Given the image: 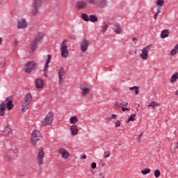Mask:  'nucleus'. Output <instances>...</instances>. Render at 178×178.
<instances>
[{
  "label": "nucleus",
  "mask_w": 178,
  "mask_h": 178,
  "mask_svg": "<svg viewBox=\"0 0 178 178\" xmlns=\"http://www.w3.org/2000/svg\"><path fill=\"white\" fill-rule=\"evenodd\" d=\"M54 122V113L49 112L46 117L42 121V126L43 127H47V126H51L52 122Z\"/></svg>",
  "instance_id": "nucleus-1"
},
{
  "label": "nucleus",
  "mask_w": 178,
  "mask_h": 178,
  "mask_svg": "<svg viewBox=\"0 0 178 178\" xmlns=\"http://www.w3.org/2000/svg\"><path fill=\"white\" fill-rule=\"evenodd\" d=\"M60 51L63 58H67L69 56V50L67 49V40L64 39L60 44Z\"/></svg>",
  "instance_id": "nucleus-2"
},
{
  "label": "nucleus",
  "mask_w": 178,
  "mask_h": 178,
  "mask_svg": "<svg viewBox=\"0 0 178 178\" xmlns=\"http://www.w3.org/2000/svg\"><path fill=\"white\" fill-rule=\"evenodd\" d=\"M152 48V44H149L143 47L141 49L140 54H139L140 59H143V60H147V59H148V54L149 53V51H151Z\"/></svg>",
  "instance_id": "nucleus-3"
},
{
  "label": "nucleus",
  "mask_w": 178,
  "mask_h": 178,
  "mask_svg": "<svg viewBox=\"0 0 178 178\" xmlns=\"http://www.w3.org/2000/svg\"><path fill=\"white\" fill-rule=\"evenodd\" d=\"M81 51L83 54H86L88 51V47H90V41L87 38H83L81 40L79 44Z\"/></svg>",
  "instance_id": "nucleus-4"
},
{
  "label": "nucleus",
  "mask_w": 178,
  "mask_h": 178,
  "mask_svg": "<svg viewBox=\"0 0 178 178\" xmlns=\"http://www.w3.org/2000/svg\"><path fill=\"white\" fill-rule=\"evenodd\" d=\"M58 152L64 161H67L70 158V153L66 148L60 147L58 149Z\"/></svg>",
  "instance_id": "nucleus-5"
},
{
  "label": "nucleus",
  "mask_w": 178,
  "mask_h": 178,
  "mask_svg": "<svg viewBox=\"0 0 178 178\" xmlns=\"http://www.w3.org/2000/svg\"><path fill=\"white\" fill-rule=\"evenodd\" d=\"M16 158V153L13 150H8L4 154V161L6 162H12Z\"/></svg>",
  "instance_id": "nucleus-6"
},
{
  "label": "nucleus",
  "mask_w": 178,
  "mask_h": 178,
  "mask_svg": "<svg viewBox=\"0 0 178 178\" xmlns=\"http://www.w3.org/2000/svg\"><path fill=\"white\" fill-rule=\"evenodd\" d=\"M37 67V65L35 64V62L34 61H29L24 65V72L25 73L30 74L35 67Z\"/></svg>",
  "instance_id": "nucleus-7"
},
{
  "label": "nucleus",
  "mask_w": 178,
  "mask_h": 178,
  "mask_svg": "<svg viewBox=\"0 0 178 178\" xmlns=\"http://www.w3.org/2000/svg\"><path fill=\"white\" fill-rule=\"evenodd\" d=\"M44 158H45V152H44V149L41 147L39 150L37 159V163L39 166L44 165Z\"/></svg>",
  "instance_id": "nucleus-8"
},
{
  "label": "nucleus",
  "mask_w": 178,
  "mask_h": 178,
  "mask_svg": "<svg viewBox=\"0 0 178 178\" xmlns=\"http://www.w3.org/2000/svg\"><path fill=\"white\" fill-rule=\"evenodd\" d=\"M45 64H44V68L43 70L44 76V77H48V67H49V63H51V56L47 55L44 58Z\"/></svg>",
  "instance_id": "nucleus-9"
},
{
  "label": "nucleus",
  "mask_w": 178,
  "mask_h": 178,
  "mask_svg": "<svg viewBox=\"0 0 178 178\" xmlns=\"http://www.w3.org/2000/svg\"><path fill=\"white\" fill-rule=\"evenodd\" d=\"M17 27L19 30H24V29H27V21L26 19L22 18L17 21Z\"/></svg>",
  "instance_id": "nucleus-10"
},
{
  "label": "nucleus",
  "mask_w": 178,
  "mask_h": 178,
  "mask_svg": "<svg viewBox=\"0 0 178 178\" xmlns=\"http://www.w3.org/2000/svg\"><path fill=\"white\" fill-rule=\"evenodd\" d=\"M112 30L114 31L115 34H122L123 29L120 24L115 22L113 24Z\"/></svg>",
  "instance_id": "nucleus-11"
},
{
  "label": "nucleus",
  "mask_w": 178,
  "mask_h": 178,
  "mask_svg": "<svg viewBox=\"0 0 178 178\" xmlns=\"http://www.w3.org/2000/svg\"><path fill=\"white\" fill-rule=\"evenodd\" d=\"M155 3L156 6L157 13H161V12L162 11V8L165 5V0H156Z\"/></svg>",
  "instance_id": "nucleus-12"
},
{
  "label": "nucleus",
  "mask_w": 178,
  "mask_h": 178,
  "mask_svg": "<svg viewBox=\"0 0 178 178\" xmlns=\"http://www.w3.org/2000/svg\"><path fill=\"white\" fill-rule=\"evenodd\" d=\"M5 104V108L8 109V111H12L14 108L13 105V101L10 100V97H7L6 99V103Z\"/></svg>",
  "instance_id": "nucleus-13"
},
{
  "label": "nucleus",
  "mask_w": 178,
  "mask_h": 178,
  "mask_svg": "<svg viewBox=\"0 0 178 178\" xmlns=\"http://www.w3.org/2000/svg\"><path fill=\"white\" fill-rule=\"evenodd\" d=\"M31 138H35L36 140H41V132L38 129H35L31 134Z\"/></svg>",
  "instance_id": "nucleus-14"
},
{
  "label": "nucleus",
  "mask_w": 178,
  "mask_h": 178,
  "mask_svg": "<svg viewBox=\"0 0 178 178\" xmlns=\"http://www.w3.org/2000/svg\"><path fill=\"white\" fill-rule=\"evenodd\" d=\"M31 13L32 16H37V15H38V13H40V8H41V7L34 6L33 4H31Z\"/></svg>",
  "instance_id": "nucleus-15"
},
{
  "label": "nucleus",
  "mask_w": 178,
  "mask_h": 178,
  "mask_svg": "<svg viewBox=\"0 0 178 178\" xmlns=\"http://www.w3.org/2000/svg\"><path fill=\"white\" fill-rule=\"evenodd\" d=\"M70 131L72 136H77L79 134V127L77 125H71L70 127Z\"/></svg>",
  "instance_id": "nucleus-16"
},
{
  "label": "nucleus",
  "mask_w": 178,
  "mask_h": 178,
  "mask_svg": "<svg viewBox=\"0 0 178 178\" xmlns=\"http://www.w3.org/2000/svg\"><path fill=\"white\" fill-rule=\"evenodd\" d=\"M65 69L60 68L58 71L59 84H63V76H65Z\"/></svg>",
  "instance_id": "nucleus-17"
},
{
  "label": "nucleus",
  "mask_w": 178,
  "mask_h": 178,
  "mask_svg": "<svg viewBox=\"0 0 178 178\" xmlns=\"http://www.w3.org/2000/svg\"><path fill=\"white\" fill-rule=\"evenodd\" d=\"M88 5V3L86 1H78L76 3V6L78 9H86Z\"/></svg>",
  "instance_id": "nucleus-18"
},
{
  "label": "nucleus",
  "mask_w": 178,
  "mask_h": 178,
  "mask_svg": "<svg viewBox=\"0 0 178 178\" xmlns=\"http://www.w3.org/2000/svg\"><path fill=\"white\" fill-rule=\"evenodd\" d=\"M81 96L82 97H87V95H90V90L88 87L82 86V87H81Z\"/></svg>",
  "instance_id": "nucleus-19"
},
{
  "label": "nucleus",
  "mask_w": 178,
  "mask_h": 178,
  "mask_svg": "<svg viewBox=\"0 0 178 178\" xmlns=\"http://www.w3.org/2000/svg\"><path fill=\"white\" fill-rule=\"evenodd\" d=\"M44 86H45V83L44 82V80L41 79H38L35 81V86L36 88H44Z\"/></svg>",
  "instance_id": "nucleus-20"
},
{
  "label": "nucleus",
  "mask_w": 178,
  "mask_h": 178,
  "mask_svg": "<svg viewBox=\"0 0 178 178\" xmlns=\"http://www.w3.org/2000/svg\"><path fill=\"white\" fill-rule=\"evenodd\" d=\"M12 131V127L10 124H6L4 127V130L3 131V136H9L10 132Z\"/></svg>",
  "instance_id": "nucleus-21"
},
{
  "label": "nucleus",
  "mask_w": 178,
  "mask_h": 178,
  "mask_svg": "<svg viewBox=\"0 0 178 178\" xmlns=\"http://www.w3.org/2000/svg\"><path fill=\"white\" fill-rule=\"evenodd\" d=\"M177 81H178V72H176L171 75L170 83H171V84H175V83H177Z\"/></svg>",
  "instance_id": "nucleus-22"
},
{
  "label": "nucleus",
  "mask_w": 178,
  "mask_h": 178,
  "mask_svg": "<svg viewBox=\"0 0 178 178\" xmlns=\"http://www.w3.org/2000/svg\"><path fill=\"white\" fill-rule=\"evenodd\" d=\"M33 101V96L31 95V94L30 93H27L25 95V97L24 99L23 102H24L25 104H28L30 105V104H31V102Z\"/></svg>",
  "instance_id": "nucleus-23"
},
{
  "label": "nucleus",
  "mask_w": 178,
  "mask_h": 178,
  "mask_svg": "<svg viewBox=\"0 0 178 178\" xmlns=\"http://www.w3.org/2000/svg\"><path fill=\"white\" fill-rule=\"evenodd\" d=\"M147 106L150 108V109H155V108H159L161 104L155 101H152L148 104Z\"/></svg>",
  "instance_id": "nucleus-24"
},
{
  "label": "nucleus",
  "mask_w": 178,
  "mask_h": 178,
  "mask_svg": "<svg viewBox=\"0 0 178 178\" xmlns=\"http://www.w3.org/2000/svg\"><path fill=\"white\" fill-rule=\"evenodd\" d=\"M44 38V33H38L33 38V41H35L36 42H41Z\"/></svg>",
  "instance_id": "nucleus-25"
},
{
  "label": "nucleus",
  "mask_w": 178,
  "mask_h": 178,
  "mask_svg": "<svg viewBox=\"0 0 178 178\" xmlns=\"http://www.w3.org/2000/svg\"><path fill=\"white\" fill-rule=\"evenodd\" d=\"M38 48V42H37L35 40H31V46L30 49L32 51V52H35L36 49Z\"/></svg>",
  "instance_id": "nucleus-26"
},
{
  "label": "nucleus",
  "mask_w": 178,
  "mask_h": 178,
  "mask_svg": "<svg viewBox=\"0 0 178 178\" xmlns=\"http://www.w3.org/2000/svg\"><path fill=\"white\" fill-rule=\"evenodd\" d=\"M70 122L72 125H76L79 123V118L76 115L72 116L70 118Z\"/></svg>",
  "instance_id": "nucleus-27"
},
{
  "label": "nucleus",
  "mask_w": 178,
  "mask_h": 178,
  "mask_svg": "<svg viewBox=\"0 0 178 178\" xmlns=\"http://www.w3.org/2000/svg\"><path fill=\"white\" fill-rule=\"evenodd\" d=\"M42 1L43 0H33L31 5L41 8L42 6Z\"/></svg>",
  "instance_id": "nucleus-28"
},
{
  "label": "nucleus",
  "mask_w": 178,
  "mask_h": 178,
  "mask_svg": "<svg viewBox=\"0 0 178 178\" xmlns=\"http://www.w3.org/2000/svg\"><path fill=\"white\" fill-rule=\"evenodd\" d=\"M169 29L163 30L161 33V37L162 38H168L169 37Z\"/></svg>",
  "instance_id": "nucleus-29"
},
{
  "label": "nucleus",
  "mask_w": 178,
  "mask_h": 178,
  "mask_svg": "<svg viewBox=\"0 0 178 178\" xmlns=\"http://www.w3.org/2000/svg\"><path fill=\"white\" fill-rule=\"evenodd\" d=\"M89 22H91L92 23L98 22V17L96 15H90L89 16Z\"/></svg>",
  "instance_id": "nucleus-30"
},
{
  "label": "nucleus",
  "mask_w": 178,
  "mask_h": 178,
  "mask_svg": "<svg viewBox=\"0 0 178 178\" xmlns=\"http://www.w3.org/2000/svg\"><path fill=\"white\" fill-rule=\"evenodd\" d=\"M177 54H178V44L170 51V55L173 56L174 55H177Z\"/></svg>",
  "instance_id": "nucleus-31"
},
{
  "label": "nucleus",
  "mask_w": 178,
  "mask_h": 178,
  "mask_svg": "<svg viewBox=\"0 0 178 178\" xmlns=\"http://www.w3.org/2000/svg\"><path fill=\"white\" fill-rule=\"evenodd\" d=\"M30 104H29L28 103H24V102H23V103H22V112H23V113H24L25 112H26L27 111V110L29 109V106Z\"/></svg>",
  "instance_id": "nucleus-32"
},
{
  "label": "nucleus",
  "mask_w": 178,
  "mask_h": 178,
  "mask_svg": "<svg viewBox=\"0 0 178 178\" xmlns=\"http://www.w3.org/2000/svg\"><path fill=\"white\" fill-rule=\"evenodd\" d=\"M5 115V103H1L0 104V116H3Z\"/></svg>",
  "instance_id": "nucleus-33"
},
{
  "label": "nucleus",
  "mask_w": 178,
  "mask_h": 178,
  "mask_svg": "<svg viewBox=\"0 0 178 178\" xmlns=\"http://www.w3.org/2000/svg\"><path fill=\"white\" fill-rule=\"evenodd\" d=\"M81 17L84 20V22H90V16L86 13H82Z\"/></svg>",
  "instance_id": "nucleus-34"
},
{
  "label": "nucleus",
  "mask_w": 178,
  "mask_h": 178,
  "mask_svg": "<svg viewBox=\"0 0 178 178\" xmlns=\"http://www.w3.org/2000/svg\"><path fill=\"white\" fill-rule=\"evenodd\" d=\"M38 141H40L38 139H35L34 138H31V145L33 146V147H35L38 143Z\"/></svg>",
  "instance_id": "nucleus-35"
},
{
  "label": "nucleus",
  "mask_w": 178,
  "mask_h": 178,
  "mask_svg": "<svg viewBox=\"0 0 178 178\" xmlns=\"http://www.w3.org/2000/svg\"><path fill=\"white\" fill-rule=\"evenodd\" d=\"M122 126V121L117 120L115 122H114V127L115 129H119V127H121Z\"/></svg>",
  "instance_id": "nucleus-36"
},
{
  "label": "nucleus",
  "mask_w": 178,
  "mask_h": 178,
  "mask_svg": "<svg viewBox=\"0 0 178 178\" xmlns=\"http://www.w3.org/2000/svg\"><path fill=\"white\" fill-rule=\"evenodd\" d=\"M108 27H109V25L108 24V23H106V22L103 23V24L102 26V31H103V32L106 31V30H108Z\"/></svg>",
  "instance_id": "nucleus-37"
},
{
  "label": "nucleus",
  "mask_w": 178,
  "mask_h": 178,
  "mask_svg": "<svg viewBox=\"0 0 178 178\" xmlns=\"http://www.w3.org/2000/svg\"><path fill=\"white\" fill-rule=\"evenodd\" d=\"M107 1L106 0H102L99 3V8H105L106 6Z\"/></svg>",
  "instance_id": "nucleus-38"
},
{
  "label": "nucleus",
  "mask_w": 178,
  "mask_h": 178,
  "mask_svg": "<svg viewBox=\"0 0 178 178\" xmlns=\"http://www.w3.org/2000/svg\"><path fill=\"white\" fill-rule=\"evenodd\" d=\"M129 90L131 91H134L136 95H138V87H137V86L131 87V88H129Z\"/></svg>",
  "instance_id": "nucleus-39"
},
{
  "label": "nucleus",
  "mask_w": 178,
  "mask_h": 178,
  "mask_svg": "<svg viewBox=\"0 0 178 178\" xmlns=\"http://www.w3.org/2000/svg\"><path fill=\"white\" fill-rule=\"evenodd\" d=\"M142 175H148L151 173V169L149 168H145L141 170Z\"/></svg>",
  "instance_id": "nucleus-40"
},
{
  "label": "nucleus",
  "mask_w": 178,
  "mask_h": 178,
  "mask_svg": "<svg viewBox=\"0 0 178 178\" xmlns=\"http://www.w3.org/2000/svg\"><path fill=\"white\" fill-rule=\"evenodd\" d=\"M136 118V114H134L131 115L129 118L128 120L127 121V123H129V122H134Z\"/></svg>",
  "instance_id": "nucleus-41"
},
{
  "label": "nucleus",
  "mask_w": 178,
  "mask_h": 178,
  "mask_svg": "<svg viewBox=\"0 0 178 178\" xmlns=\"http://www.w3.org/2000/svg\"><path fill=\"white\" fill-rule=\"evenodd\" d=\"M97 1L98 0H86V2H88L89 5H97Z\"/></svg>",
  "instance_id": "nucleus-42"
},
{
  "label": "nucleus",
  "mask_w": 178,
  "mask_h": 178,
  "mask_svg": "<svg viewBox=\"0 0 178 178\" xmlns=\"http://www.w3.org/2000/svg\"><path fill=\"white\" fill-rule=\"evenodd\" d=\"M154 175L156 178H158L161 176V171L159 170H154Z\"/></svg>",
  "instance_id": "nucleus-43"
},
{
  "label": "nucleus",
  "mask_w": 178,
  "mask_h": 178,
  "mask_svg": "<svg viewBox=\"0 0 178 178\" xmlns=\"http://www.w3.org/2000/svg\"><path fill=\"white\" fill-rule=\"evenodd\" d=\"M143 132H140L139 134L136 136V140L138 141H140V140H141V138L143 137Z\"/></svg>",
  "instance_id": "nucleus-44"
},
{
  "label": "nucleus",
  "mask_w": 178,
  "mask_h": 178,
  "mask_svg": "<svg viewBox=\"0 0 178 178\" xmlns=\"http://www.w3.org/2000/svg\"><path fill=\"white\" fill-rule=\"evenodd\" d=\"M109 156H111V153L109 152H106L104 153V158H109Z\"/></svg>",
  "instance_id": "nucleus-45"
},
{
  "label": "nucleus",
  "mask_w": 178,
  "mask_h": 178,
  "mask_svg": "<svg viewBox=\"0 0 178 178\" xmlns=\"http://www.w3.org/2000/svg\"><path fill=\"white\" fill-rule=\"evenodd\" d=\"M92 169H97V163H92L91 165Z\"/></svg>",
  "instance_id": "nucleus-46"
},
{
  "label": "nucleus",
  "mask_w": 178,
  "mask_h": 178,
  "mask_svg": "<svg viewBox=\"0 0 178 178\" xmlns=\"http://www.w3.org/2000/svg\"><path fill=\"white\" fill-rule=\"evenodd\" d=\"M70 38L71 40H77V37H76V35H71L70 36Z\"/></svg>",
  "instance_id": "nucleus-47"
},
{
  "label": "nucleus",
  "mask_w": 178,
  "mask_h": 178,
  "mask_svg": "<svg viewBox=\"0 0 178 178\" xmlns=\"http://www.w3.org/2000/svg\"><path fill=\"white\" fill-rule=\"evenodd\" d=\"M97 178H105V175H104L103 173H99V174L97 175Z\"/></svg>",
  "instance_id": "nucleus-48"
},
{
  "label": "nucleus",
  "mask_w": 178,
  "mask_h": 178,
  "mask_svg": "<svg viewBox=\"0 0 178 178\" xmlns=\"http://www.w3.org/2000/svg\"><path fill=\"white\" fill-rule=\"evenodd\" d=\"M159 13H158V11L156 10V13L154 14V20H156V19H158V14H159Z\"/></svg>",
  "instance_id": "nucleus-49"
},
{
  "label": "nucleus",
  "mask_w": 178,
  "mask_h": 178,
  "mask_svg": "<svg viewBox=\"0 0 178 178\" xmlns=\"http://www.w3.org/2000/svg\"><path fill=\"white\" fill-rule=\"evenodd\" d=\"M111 119H118V115L116 114H111Z\"/></svg>",
  "instance_id": "nucleus-50"
},
{
  "label": "nucleus",
  "mask_w": 178,
  "mask_h": 178,
  "mask_svg": "<svg viewBox=\"0 0 178 178\" xmlns=\"http://www.w3.org/2000/svg\"><path fill=\"white\" fill-rule=\"evenodd\" d=\"M120 103H119V102H115V108H120Z\"/></svg>",
  "instance_id": "nucleus-51"
},
{
  "label": "nucleus",
  "mask_w": 178,
  "mask_h": 178,
  "mask_svg": "<svg viewBox=\"0 0 178 178\" xmlns=\"http://www.w3.org/2000/svg\"><path fill=\"white\" fill-rule=\"evenodd\" d=\"M122 112H125V111H130V108H126V107H122Z\"/></svg>",
  "instance_id": "nucleus-52"
},
{
  "label": "nucleus",
  "mask_w": 178,
  "mask_h": 178,
  "mask_svg": "<svg viewBox=\"0 0 178 178\" xmlns=\"http://www.w3.org/2000/svg\"><path fill=\"white\" fill-rule=\"evenodd\" d=\"M106 120L107 121V122H111V120H112V117L110 115L109 117H107L106 118Z\"/></svg>",
  "instance_id": "nucleus-53"
},
{
  "label": "nucleus",
  "mask_w": 178,
  "mask_h": 178,
  "mask_svg": "<svg viewBox=\"0 0 178 178\" xmlns=\"http://www.w3.org/2000/svg\"><path fill=\"white\" fill-rule=\"evenodd\" d=\"M14 45H15V47H17V46L19 45V42H18L17 40H15V41H14Z\"/></svg>",
  "instance_id": "nucleus-54"
},
{
  "label": "nucleus",
  "mask_w": 178,
  "mask_h": 178,
  "mask_svg": "<svg viewBox=\"0 0 178 178\" xmlns=\"http://www.w3.org/2000/svg\"><path fill=\"white\" fill-rule=\"evenodd\" d=\"M81 159H87V156L86 154L81 156Z\"/></svg>",
  "instance_id": "nucleus-55"
},
{
  "label": "nucleus",
  "mask_w": 178,
  "mask_h": 178,
  "mask_svg": "<svg viewBox=\"0 0 178 178\" xmlns=\"http://www.w3.org/2000/svg\"><path fill=\"white\" fill-rule=\"evenodd\" d=\"M132 40L134 42H137V41H138V40L136 38H133Z\"/></svg>",
  "instance_id": "nucleus-56"
},
{
  "label": "nucleus",
  "mask_w": 178,
  "mask_h": 178,
  "mask_svg": "<svg viewBox=\"0 0 178 178\" xmlns=\"http://www.w3.org/2000/svg\"><path fill=\"white\" fill-rule=\"evenodd\" d=\"M122 105H123L124 106H127L128 103L124 102V103L122 104Z\"/></svg>",
  "instance_id": "nucleus-57"
},
{
  "label": "nucleus",
  "mask_w": 178,
  "mask_h": 178,
  "mask_svg": "<svg viewBox=\"0 0 178 178\" xmlns=\"http://www.w3.org/2000/svg\"><path fill=\"white\" fill-rule=\"evenodd\" d=\"M5 2V0H0V5H2Z\"/></svg>",
  "instance_id": "nucleus-58"
},
{
  "label": "nucleus",
  "mask_w": 178,
  "mask_h": 178,
  "mask_svg": "<svg viewBox=\"0 0 178 178\" xmlns=\"http://www.w3.org/2000/svg\"><path fill=\"white\" fill-rule=\"evenodd\" d=\"M138 108H140V104H138V108H136V111L137 112H138L140 110L138 109Z\"/></svg>",
  "instance_id": "nucleus-59"
},
{
  "label": "nucleus",
  "mask_w": 178,
  "mask_h": 178,
  "mask_svg": "<svg viewBox=\"0 0 178 178\" xmlns=\"http://www.w3.org/2000/svg\"><path fill=\"white\" fill-rule=\"evenodd\" d=\"M3 39L2 38H0V44H2Z\"/></svg>",
  "instance_id": "nucleus-60"
}]
</instances>
